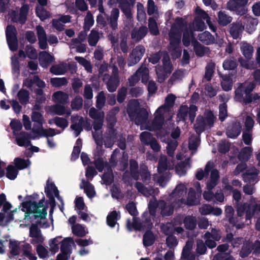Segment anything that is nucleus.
Returning <instances> with one entry per match:
<instances>
[{
	"mask_svg": "<svg viewBox=\"0 0 260 260\" xmlns=\"http://www.w3.org/2000/svg\"><path fill=\"white\" fill-rule=\"evenodd\" d=\"M205 28L203 21L196 18L192 24L187 26L186 21L178 18L172 25L170 32L169 51L173 58L179 57L181 54L180 47L181 32L183 31V44L185 46H188L194 38L193 31H203Z\"/></svg>",
	"mask_w": 260,
	"mask_h": 260,
	"instance_id": "nucleus-1",
	"label": "nucleus"
},
{
	"mask_svg": "<svg viewBox=\"0 0 260 260\" xmlns=\"http://www.w3.org/2000/svg\"><path fill=\"white\" fill-rule=\"evenodd\" d=\"M169 111L164 113V111L160 112V116H157L156 111L154 113V119L152 122V125H147L145 121L148 116V112L144 109H141L139 103L137 100H132L128 105L127 112L129 117L135 120L136 124L140 125L141 130L148 129L149 131H159L157 133L158 137H160L162 141L165 142V139L161 137L162 130L160 129L164 120L165 116Z\"/></svg>",
	"mask_w": 260,
	"mask_h": 260,
	"instance_id": "nucleus-2",
	"label": "nucleus"
},
{
	"mask_svg": "<svg viewBox=\"0 0 260 260\" xmlns=\"http://www.w3.org/2000/svg\"><path fill=\"white\" fill-rule=\"evenodd\" d=\"M31 118L32 121L38 123V125L35 124L33 126L31 133L29 134V136L25 132H22L19 135L16 137L17 144L19 146L27 147L30 146L31 143L29 138L36 139L41 137H53L60 133L59 131L54 129L43 128V124L45 121L41 112L33 110Z\"/></svg>",
	"mask_w": 260,
	"mask_h": 260,
	"instance_id": "nucleus-3",
	"label": "nucleus"
},
{
	"mask_svg": "<svg viewBox=\"0 0 260 260\" xmlns=\"http://www.w3.org/2000/svg\"><path fill=\"white\" fill-rule=\"evenodd\" d=\"M43 203V200L40 201L38 204L31 201L23 202L22 210L19 211V214H24L25 220L29 216L30 213L33 214L35 217L44 218L47 215V211Z\"/></svg>",
	"mask_w": 260,
	"mask_h": 260,
	"instance_id": "nucleus-4",
	"label": "nucleus"
},
{
	"mask_svg": "<svg viewBox=\"0 0 260 260\" xmlns=\"http://www.w3.org/2000/svg\"><path fill=\"white\" fill-rule=\"evenodd\" d=\"M89 114L92 118L94 119V131L92 132V135L97 144V149L101 150L102 145L101 128L103 125L104 113L103 112H98L95 109L92 108L89 110Z\"/></svg>",
	"mask_w": 260,
	"mask_h": 260,
	"instance_id": "nucleus-5",
	"label": "nucleus"
},
{
	"mask_svg": "<svg viewBox=\"0 0 260 260\" xmlns=\"http://www.w3.org/2000/svg\"><path fill=\"white\" fill-rule=\"evenodd\" d=\"M216 117L210 111H206L204 117L199 116L197 119L194 128L198 134H200L207 128L211 127L215 120Z\"/></svg>",
	"mask_w": 260,
	"mask_h": 260,
	"instance_id": "nucleus-6",
	"label": "nucleus"
},
{
	"mask_svg": "<svg viewBox=\"0 0 260 260\" xmlns=\"http://www.w3.org/2000/svg\"><path fill=\"white\" fill-rule=\"evenodd\" d=\"M254 87L253 83L246 82L241 85L235 91V99L239 102H243L245 103L252 101L253 98L250 93Z\"/></svg>",
	"mask_w": 260,
	"mask_h": 260,
	"instance_id": "nucleus-7",
	"label": "nucleus"
},
{
	"mask_svg": "<svg viewBox=\"0 0 260 260\" xmlns=\"http://www.w3.org/2000/svg\"><path fill=\"white\" fill-rule=\"evenodd\" d=\"M258 211H260V204H256L255 199H251L249 204L239 205L237 208L238 215L242 216L245 214L247 220H250Z\"/></svg>",
	"mask_w": 260,
	"mask_h": 260,
	"instance_id": "nucleus-8",
	"label": "nucleus"
},
{
	"mask_svg": "<svg viewBox=\"0 0 260 260\" xmlns=\"http://www.w3.org/2000/svg\"><path fill=\"white\" fill-rule=\"evenodd\" d=\"M174 204L173 207H172L169 205V203L167 204L162 201L157 203L156 200L155 199H153L150 201L148 205L150 213L151 215L154 216L156 210L159 209L161 210V212L163 216H169L173 213L174 207H180L179 206H176V203Z\"/></svg>",
	"mask_w": 260,
	"mask_h": 260,
	"instance_id": "nucleus-9",
	"label": "nucleus"
},
{
	"mask_svg": "<svg viewBox=\"0 0 260 260\" xmlns=\"http://www.w3.org/2000/svg\"><path fill=\"white\" fill-rule=\"evenodd\" d=\"M162 66L156 68V73L158 81L163 82L173 71V67L171 64L170 58L168 54L164 55L162 59Z\"/></svg>",
	"mask_w": 260,
	"mask_h": 260,
	"instance_id": "nucleus-10",
	"label": "nucleus"
},
{
	"mask_svg": "<svg viewBox=\"0 0 260 260\" xmlns=\"http://www.w3.org/2000/svg\"><path fill=\"white\" fill-rule=\"evenodd\" d=\"M218 179V172L215 169L212 170L210 180L207 183L208 191H205L203 193V197L207 201L210 202L214 199V195L211 190L217 185Z\"/></svg>",
	"mask_w": 260,
	"mask_h": 260,
	"instance_id": "nucleus-11",
	"label": "nucleus"
},
{
	"mask_svg": "<svg viewBox=\"0 0 260 260\" xmlns=\"http://www.w3.org/2000/svg\"><path fill=\"white\" fill-rule=\"evenodd\" d=\"M141 78L142 82L146 83L149 79V70L145 66H141L136 73L129 78V84L131 86L135 85Z\"/></svg>",
	"mask_w": 260,
	"mask_h": 260,
	"instance_id": "nucleus-12",
	"label": "nucleus"
},
{
	"mask_svg": "<svg viewBox=\"0 0 260 260\" xmlns=\"http://www.w3.org/2000/svg\"><path fill=\"white\" fill-rule=\"evenodd\" d=\"M197 107L195 105H191L189 108L186 106L180 107L177 114V118L179 121H185L188 116L191 122H193L197 111Z\"/></svg>",
	"mask_w": 260,
	"mask_h": 260,
	"instance_id": "nucleus-13",
	"label": "nucleus"
},
{
	"mask_svg": "<svg viewBox=\"0 0 260 260\" xmlns=\"http://www.w3.org/2000/svg\"><path fill=\"white\" fill-rule=\"evenodd\" d=\"M103 80L107 86L108 90L110 92H114L116 90L118 83V69L114 65L113 68V76L110 77L108 74H105L103 77Z\"/></svg>",
	"mask_w": 260,
	"mask_h": 260,
	"instance_id": "nucleus-14",
	"label": "nucleus"
},
{
	"mask_svg": "<svg viewBox=\"0 0 260 260\" xmlns=\"http://www.w3.org/2000/svg\"><path fill=\"white\" fill-rule=\"evenodd\" d=\"M248 0H230L228 3V8L242 15L245 13L246 10L245 8Z\"/></svg>",
	"mask_w": 260,
	"mask_h": 260,
	"instance_id": "nucleus-15",
	"label": "nucleus"
},
{
	"mask_svg": "<svg viewBox=\"0 0 260 260\" xmlns=\"http://www.w3.org/2000/svg\"><path fill=\"white\" fill-rule=\"evenodd\" d=\"M6 37L10 49L12 51L16 50L17 47L16 30L14 26L12 25L7 26Z\"/></svg>",
	"mask_w": 260,
	"mask_h": 260,
	"instance_id": "nucleus-16",
	"label": "nucleus"
},
{
	"mask_svg": "<svg viewBox=\"0 0 260 260\" xmlns=\"http://www.w3.org/2000/svg\"><path fill=\"white\" fill-rule=\"evenodd\" d=\"M145 51L144 47L141 45L134 48L129 56L128 66H132L138 63L141 59Z\"/></svg>",
	"mask_w": 260,
	"mask_h": 260,
	"instance_id": "nucleus-17",
	"label": "nucleus"
},
{
	"mask_svg": "<svg viewBox=\"0 0 260 260\" xmlns=\"http://www.w3.org/2000/svg\"><path fill=\"white\" fill-rule=\"evenodd\" d=\"M205 243L206 245L210 248H214L216 246L215 241L220 240L221 236L217 230L213 229L211 233L207 232L205 234Z\"/></svg>",
	"mask_w": 260,
	"mask_h": 260,
	"instance_id": "nucleus-18",
	"label": "nucleus"
},
{
	"mask_svg": "<svg viewBox=\"0 0 260 260\" xmlns=\"http://www.w3.org/2000/svg\"><path fill=\"white\" fill-rule=\"evenodd\" d=\"M186 192V187L183 184H179L178 185L175 189L173 192L171 194L170 197L171 198L174 199L173 200V203L177 201L180 204L178 205L179 206L181 205L184 204V202L182 201V197L184 196Z\"/></svg>",
	"mask_w": 260,
	"mask_h": 260,
	"instance_id": "nucleus-19",
	"label": "nucleus"
},
{
	"mask_svg": "<svg viewBox=\"0 0 260 260\" xmlns=\"http://www.w3.org/2000/svg\"><path fill=\"white\" fill-rule=\"evenodd\" d=\"M194 186L196 188L198 194L197 195L195 193L192 188H190L188 194V198L186 201V204L190 206L197 205L199 203L198 197L200 196L202 191L201 187L199 182H196L194 183Z\"/></svg>",
	"mask_w": 260,
	"mask_h": 260,
	"instance_id": "nucleus-20",
	"label": "nucleus"
},
{
	"mask_svg": "<svg viewBox=\"0 0 260 260\" xmlns=\"http://www.w3.org/2000/svg\"><path fill=\"white\" fill-rule=\"evenodd\" d=\"M45 192L46 193L48 198L51 200H53L55 197L57 198L61 202L63 206V201L61 198L59 196V192L54 183L48 180L45 187Z\"/></svg>",
	"mask_w": 260,
	"mask_h": 260,
	"instance_id": "nucleus-21",
	"label": "nucleus"
},
{
	"mask_svg": "<svg viewBox=\"0 0 260 260\" xmlns=\"http://www.w3.org/2000/svg\"><path fill=\"white\" fill-rule=\"evenodd\" d=\"M48 112L53 115H67L68 116L71 114L69 108L58 104L49 107Z\"/></svg>",
	"mask_w": 260,
	"mask_h": 260,
	"instance_id": "nucleus-22",
	"label": "nucleus"
},
{
	"mask_svg": "<svg viewBox=\"0 0 260 260\" xmlns=\"http://www.w3.org/2000/svg\"><path fill=\"white\" fill-rule=\"evenodd\" d=\"M72 122L71 128L74 131L75 135L77 137L82 131V125L84 122L83 118L78 116H72Z\"/></svg>",
	"mask_w": 260,
	"mask_h": 260,
	"instance_id": "nucleus-23",
	"label": "nucleus"
},
{
	"mask_svg": "<svg viewBox=\"0 0 260 260\" xmlns=\"http://www.w3.org/2000/svg\"><path fill=\"white\" fill-rule=\"evenodd\" d=\"M241 130V124L236 121L228 127L226 135L230 138H235L240 135Z\"/></svg>",
	"mask_w": 260,
	"mask_h": 260,
	"instance_id": "nucleus-24",
	"label": "nucleus"
},
{
	"mask_svg": "<svg viewBox=\"0 0 260 260\" xmlns=\"http://www.w3.org/2000/svg\"><path fill=\"white\" fill-rule=\"evenodd\" d=\"M175 100V97L173 94H169L166 98L165 103L164 105L161 106L156 110V115L157 116H160V112L161 111H164V113L166 111H169L170 109L173 106Z\"/></svg>",
	"mask_w": 260,
	"mask_h": 260,
	"instance_id": "nucleus-25",
	"label": "nucleus"
},
{
	"mask_svg": "<svg viewBox=\"0 0 260 260\" xmlns=\"http://www.w3.org/2000/svg\"><path fill=\"white\" fill-rule=\"evenodd\" d=\"M200 212L202 215L212 214L215 216H219L221 214L222 210L219 208H214L210 205L205 204L200 208Z\"/></svg>",
	"mask_w": 260,
	"mask_h": 260,
	"instance_id": "nucleus-26",
	"label": "nucleus"
},
{
	"mask_svg": "<svg viewBox=\"0 0 260 260\" xmlns=\"http://www.w3.org/2000/svg\"><path fill=\"white\" fill-rule=\"evenodd\" d=\"M174 162L168 160L165 156H160L158 166V172L159 174L164 172L167 169H172Z\"/></svg>",
	"mask_w": 260,
	"mask_h": 260,
	"instance_id": "nucleus-27",
	"label": "nucleus"
},
{
	"mask_svg": "<svg viewBox=\"0 0 260 260\" xmlns=\"http://www.w3.org/2000/svg\"><path fill=\"white\" fill-rule=\"evenodd\" d=\"M36 30L40 47L42 49H45L47 47V37L44 28L40 25L37 26Z\"/></svg>",
	"mask_w": 260,
	"mask_h": 260,
	"instance_id": "nucleus-28",
	"label": "nucleus"
},
{
	"mask_svg": "<svg viewBox=\"0 0 260 260\" xmlns=\"http://www.w3.org/2000/svg\"><path fill=\"white\" fill-rule=\"evenodd\" d=\"M22 242L15 240H10L9 242L10 252L14 256L18 255L22 253Z\"/></svg>",
	"mask_w": 260,
	"mask_h": 260,
	"instance_id": "nucleus-29",
	"label": "nucleus"
},
{
	"mask_svg": "<svg viewBox=\"0 0 260 260\" xmlns=\"http://www.w3.org/2000/svg\"><path fill=\"white\" fill-rule=\"evenodd\" d=\"M54 58L47 52L43 51L40 53L39 55V61L40 65L46 68L53 61Z\"/></svg>",
	"mask_w": 260,
	"mask_h": 260,
	"instance_id": "nucleus-30",
	"label": "nucleus"
},
{
	"mask_svg": "<svg viewBox=\"0 0 260 260\" xmlns=\"http://www.w3.org/2000/svg\"><path fill=\"white\" fill-rule=\"evenodd\" d=\"M80 187L84 189L85 192L89 198L91 199L95 196L96 192L94 187L89 182L82 180Z\"/></svg>",
	"mask_w": 260,
	"mask_h": 260,
	"instance_id": "nucleus-31",
	"label": "nucleus"
},
{
	"mask_svg": "<svg viewBox=\"0 0 260 260\" xmlns=\"http://www.w3.org/2000/svg\"><path fill=\"white\" fill-rule=\"evenodd\" d=\"M192 245L193 242L192 241L188 240L186 243L182 250V256L184 258H187V260H199L194 255L189 256Z\"/></svg>",
	"mask_w": 260,
	"mask_h": 260,
	"instance_id": "nucleus-32",
	"label": "nucleus"
},
{
	"mask_svg": "<svg viewBox=\"0 0 260 260\" xmlns=\"http://www.w3.org/2000/svg\"><path fill=\"white\" fill-rule=\"evenodd\" d=\"M241 51L247 59L250 60L251 58L253 52V48L251 45L246 42L241 43Z\"/></svg>",
	"mask_w": 260,
	"mask_h": 260,
	"instance_id": "nucleus-33",
	"label": "nucleus"
},
{
	"mask_svg": "<svg viewBox=\"0 0 260 260\" xmlns=\"http://www.w3.org/2000/svg\"><path fill=\"white\" fill-rule=\"evenodd\" d=\"M258 174L257 170L252 168L250 170H248L243 174V179L245 182L249 183H253L257 179Z\"/></svg>",
	"mask_w": 260,
	"mask_h": 260,
	"instance_id": "nucleus-34",
	"label": "nucleus"
},
{
	"mask_svg": "<svg viewBox=\"0 0 260 260\" xmlns=\"http://www.w3.org/2000/svg\"><path fill=\"white\" fill-rule=\"evenodd\" d=\"M244 29V26L240 22L232 24L230 28V32L234 39H237L239 37Z\"/></svg>",
	"mask_w": 260,
	"mask_h": 260,
	"instance_id": "nucleus-35",
	"label": "nucleus"
},
{
	"mask_svg": "<svg viewBox=\"0 0 260 260\" xmlns=\"http://www.w3.org/2000/svg\"><path fill=\"white\" fill-rule=\"evenodd\" d=\"M52 100L60 104H65L69 101V95L61 91L54 93L52 95Z\"/></svg>",
	"mask_w": 260,
	"mask_h": 260,
	"instance_id": "nucleus-36",
	"label": "nucleus"
},
{
	"mask_svg": "<svg viewBox=\"0 0 260 260\" xmlns=\"http://www.w3.org/2000/svg\"><path fill=\"white\" fill-rule=\"evenodd\" d=\"M196 13L197 15L196 18L203 19L206 21L207 23L208 24L209 28L211 30L213 31H215V27L213 26L210 22V18L208 15L203 10H201L199 8H197L196 10Z\"/></svg>",
	"mask_w": 260,
	"mask_h": 260,
	"instance_id": "nucleus-37",
	"label": "nucleus"
},
{
	"mask_svg": "<svg viewBox=\"0 0 260 260\" xmlns=\"http://www.w3.org/2000/svg\"><path fill=\"white\" fill-rule=\"evenodd\" d=\"M185 161L178 164L176 167V172L179 176L185 175L190 167L189 158H185Z\"/></svg>",
	"mask_w": 260,
	"mask_h": 260,
	"instance_id": "nucleus-38",
	"label": "nucleus"
},
{
	"mask_svg": "<svg viewBox=\"0 0 260 260\" xmlns=\"http://www.w3.org/2000/svg\"><path fill=\"white\" fill-rule=\"evenodd\" d=\"M147 32L146 27H141L139 29H134L132 32V38L136 41H140L145 36Z\"/></svg>",
	"mask_w": 260,
	"mask_h": 260,
	"instance_id": "nucleus-39",
	"label": "nucleus"
},
{
	"mask_svg": "<svg viewBox=\"0 0 260 260\" xmlns=\"http://www.w3.org/2000/svg\"><path fill=\"white\" fill-rule=\"evenodd\" d=\"M72 231L74 235L78 237H83L88 234V231L82 225L75 224L72 226Z\"/></svg>",
	"mask_w": 260,
	"mask_h": 260,
	"instance_id": "nucleus-40",
	"label": "nucleus"
},
{
	"mask_svg": "<svg viewBox=\"0 0 260 260\" xmlns=\"http://www.w3.org/2000/svg\"><path fill=\"white\" fill-rule=\"evenodd\" d=\"M62 237L57 236L53 239H51L49 242V250L55 253L58 251L59 244L61 243Z\"/></svg>",
	"mask_w": 260,
	"mask_h": 260,
	"instance_id": "nucleus-41",
	"label": "nucleus"
},
{
	"mask_svg": "<svg viewBox=\"0 0 260 260\" xmlns=\"http://www.w3.org/2000/svg\"><path fill=\"white\" fill-rule=\"evenodd\" d=\"M22 253L23 255L27 256L30 260H36L37 257L31 253V247L24 242L22 243Z\"/></svg>",
	"mask_w": 260,
	"mask_h": 260,
	"instance_id": "nucleus-42",
	"label": "nucleus"
},
{
	"mask_svg": "<svg viewBox=\"0 0 260 260\" xmlns=\"http://www.w3.org/2000/svg\"><path fill=\"white\" fill-rule=\"evenodd\" d=\"M200 41L206 44H210L214 42V38L208 31H205L199 36Z\"/></svg>",
	"mask_w": 260,
	"mask_h": 260,
	"instance_id": "nucleus-43",
	"label": "nucleus"
},
{
	"mask_svg": "<svg viewBox=\"0 0 260 260\" xmlns=\"http://www.w3.org/2000/svg\"><path fill=\"white\" fill-rule=\"evenodd\" d=\"M119 214L115 211L111 212L107 217V222L111 228H113L117 224Z\"/></svg>",
	"mask_w": 260,
	"mask_h": 260,
	"instance_id": "nucleus-44",
	"label": "nucleus"
},
{
	"mask_svg": "<svg viewBox=\"0 0 260 260\" xmlns=\"http://www.w3.org/2000/svg\"><path fill=\"white\" fill-rule=\"evenodd\" d=\"M29 92L25 89H21L17 93V97L20 102L26 105L29 101Z\"/></svg>",
	"mask_w": 260,
	"mask_h": 260,
	"instance_id": "nucleus-45",
	"label": "nucleus"
},
{
	"mask_svg": "<svg viewBox=\"0 0 260 260\" xmlns=\"http://www.w3.org/2000/svg\"><path fill=\"white\" fill-rule=\"evenodd\" d=\"M119 10L117 9H114L111 12L110 18V24L113 29H115L117 27V21L119 16Z\"/></svg>",
	"mask_w": 260,
	"mask_h": 260,
	"instance_id": "nucleus-46",
	"label": "nucleus"
},
{
	"mask_svg": "<svg viewBox=\"0 0 260 260\" xmlns=\"http://www.w3.org/2000/svg\"><path fill=\"white\" fill-rule=\"evenodd\" d=\"M67 70V67L66 64H60L52 66L50 68V72L55 75L63 74Z\"/></svg>",
	"mask_w": 260,
	"mask_h": 260,
	"instance_id": "nucleus-47",
	"label": "nucleus"
},
{
	"mask_svg": "<svg viewBox=\"0 0 260 260\" xmlns=\"http://www.w3.org/2000/svg\"><path fill=\"white\" fill-rule=\"evenodd\" d=\"M214 167V164L212 162L209 161L208 162L205 168V171L204 172L203 170L199 171L197 174L196 177L198 180H202L205 175L207 174Z\"/></svg>",
	"mask_w": 260,
	"mask_h": 260,
	"instance_id": "nucleus-48",
	"label": "nucleus"
},
{
	"mask_svg": "<svg viewBox=\"0 0 260 260\" xmlns=\"http://www.w3.org/2000/svg\"><path fill=\"white\" fill-rule=\"evenodd\" d=\"M14 164L18 169L21 170L29 166L30 161L29 159L25 160L17 157L14 159Z\"/></svg>",
	"mask_w": 260,
	"mask_h": 260,
	"instance_id": "nucleus-49",
	"label": "nucleus"
},
{
	"mask_svg": "<svg viewBox=\"0 0 260 260\" xmlns=\"http://www.w3.org/2000/svg\"><path fill=\"white\" fill-rule=\"evenodd\" d=\"M246 28L249 33L252 32L255 29V26L258 24L257 20L251 17L246 18Z\"/></svg>",
	"mask_w": 260,
	"mask_h": 260,
	"instance_id": "nucleus-50",
	"label": "nucleus"
},
{
	"mask_svg": "<svg viewBox=\"0 0 260 260\" xmlns=\"http://www.w3.org/2000/svg\"><path fill=\"white\" fill-rule=\"evenodd\" d=\"M127 228L129 231H132L133 229L137 230H141L144 229V226H142L140 223H139L138 219H137L135 217L133 218V222L132 223H131L129 220H127Z\"/></svg>",
	"mask_w": 260,
	"mask_h": 260,
	"instance_id": "nucleus-51",
	"label": "nucleus"
},
{
	"mask_svg": "<svg viewBox=\"0 0 260 260\" xmlns=\"http://www.w3.org/2000/svg\"><path fill=\"white\" fill-rule=\"evenodd\" d=\"M225 212L226 217L229 218V222L233 224V225L236 226V228L238 229L241 228L242 227V225L235 223L234 219L232 218L234 214V210L231 206L226 207L225 210Z\"/></svg>",
	"mask_w": 260,
	"mask_h": 260,
	"instance_id": "nucleus-52",
	"label": "nucleus"
},
{
	"mask_svg": "<svg viewBox=\"0 0 260 260\" xmlns=\"http://www.w3.org/2000/svg\"><path fill=\"white\" fill-rule=\"evenodd\" d=\"M154 236L150 231H147L143 237V244L145 246L151 245L154 241Z\"/></svg>",
	"mask_w": 260,
	"mask_h": 260,
	"instance_id": "nucleus-53",
	"label": "nucleus"
},
{
	"mask_svg": "<svg viewBox=\"0 0 260 260\" xmlns=\"http://www.w3.org/2000/svg\"><path fill=\"white\" fill-rule=\"evenodd\" d=\"M136 187L138 191L142 193L145 196H149L153 194V191L151 188H148L140 183H137L136 184Z\"/></svg>",
	"mask_w": 260,
	"mask_h": 260,
	"instance_id": "nucleus-54",
	"label": "nucleus"
},
{
	"mask_svg": "<svg viewBox=\"0 0 260 260\" xmlns=\"http://www.w3.org/2000/svg\"><path fill=\"white\" fill-rule=\"evenodd\" d=\"M233 80L229 77H223L221 82V86L223 90L228 91L232 89Z\"/></svg>",
	"mask_w": 260,
	"mask_h": 260,
	"instance_id": "nucleus-55",
	"label": "nucleus"
},
{
	"mask_svg": "<svg viewBox=\"0 0 260 260\" xmlns=\"http://www.w3.org/2000/svg\"><path fill=\"white\" fill-rule=\"evenodd\" d=\"M184 223L187 229L192 230L196 226V218L192 216L186 217L184 220Z\"/></svg>",
	"mask_w": 260,
	"mask_h": 260,
	"instance_id": "nucleus-56",
	"label": "nucleus"
},
{
	"mask_svg": "<svg viewBox=\"0 0 260 260\" xmlns=\"http://www.w3.org/2000/svg\"><path fill=\"white\" fill-rule=\"evenodd\" d=\"M232 21L231 17L227 15L224 12L218 13V22L222 25H226Z\"/></svg>",
	"mask_w": 260,
	"mask_h": 260,
	"instance_id": "nucleus-57",
	"label": "nucleus"
},
{
	"mask_svg": "<svg viewBox=\"0 0 260 260\" xmlns=\"http://www.w3.org/2000/svg\"><path fill=\"white\" fill-rule=\"evenodd\" d=\"M215 64L213 63H209L206 68V72L204 76V79L209 81L213 74Z\"/></svg>",
	"mask_w": 260,
	"mask_h": 260,
	"instance_id": "nucleus-58",
	"label": "nucleus"
},
{
	"mask_svg": "<svg viewBox=\"0 0 260 260\" xmlns=\"http://www.w3.org/2000/svg\"><path fill=\"white\" fill-rule=\"evenodd\" d=\"M18 174V171L14 166H8L7 168L6 176L11 180L15 179Z\"/></svg>",
	"mask_w": 260,
	"mask_h": 260,
	"instance_id": "nucleus-59",
	"label": "nucleus"
},
{
	"mask_svg": "<svg viewBox=\"0 0 260 260\" xmlns=\"http://www.w3.org/2000/svg\"><path fill=\"white\" fill-rule=\"evenodd\" d=\"M50 82L52 86L55 87H61L67 83V79L65 78H53L51 79Z\"/></svg>",
	"mask_w": 260,
	"mask_h": 260,
	"instance_id": "nucleus-60",
	"label": "nucleus"
},
{
	"mask_svg": "<svg viewBox=\"0 0 260 260\" xmlns=\"http://www.w3.org/2000/svg\"><path fill=\"white\" fill-rule=\"evenodd\" d=\"M36 13L41 20H44L49 16V13L41 6L37 7Z\"/></svg>",
	"mask_w": 260,
	"mask_h": 260,
	"instance_id": "nucleus-61",
	"label": "nucleus"
},
{
	"mask_svg": "<svg viewBox=\"0 0 260 260\" xmlns=\"http://www.w3.org/2000/svg\"><path fill=\"white\" fill-rule=\"evenodd\" d=\"M148 26L150 32L152 35H157L158 34L159 31L157 23L152 18H149Z\"/></svg>",
	"mask_w": 260,
	"mask_h": 260,
	"instance_id": "nucleus-62",
	"label": "nucleus"
},
{
	"mask_svg": "<svg viewBox=\"0 0 260 260\" xmlns=\"http://www.w3.org/2000/svg\"><path fill=\"white\" fill-rule=\"evenodd\" d=\"M140 140L143 144L148 145L154 139L149 132H144L141 134L140 136Z\"/></svg>",
	"mask_w": 260,
	"mask_h": 260,
	"instance_id": "nucleus-63",
	"label": "nucleus"
},
{
	"mask_svg": "<svg viewBox=\"0 0 260 260\" xmlns=\"http://www.w3.org/2000/svg\"><path fill=\"white\" fill-rule=\"evenodd\" d=\"M252 149L251 147H246L243 148L239 154V158L242 160L248 159L252 153Z\"/></svg>",
	"mask_w": 260,
	"mask_h": 260,
	"instance_id": "nucleus-64",
	"label": "nucleus"
}]
</instances>
